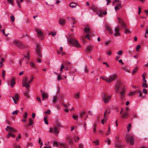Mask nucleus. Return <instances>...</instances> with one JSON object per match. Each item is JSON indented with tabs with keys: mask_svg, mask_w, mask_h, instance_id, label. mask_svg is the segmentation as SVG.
Returning a JSON list of instances; mask_svg holds the SVG:
<instances>
[{
	"mask_svg": "<svg viewBox=\"0 0 148 148\" xmlns=\"http://www.w3.org/2000/svg\"><path fill=\"white\" fill-rule=\"evenodd\" d=\"M131 123H129L128 125L127 128V131L128 132H129V131L130 130L131 128Z\"/></svg>",
	"mask_w": 148,
	"mask_h": 148,
	"instance_id": "4c0bfd02",
	"label": "nucleus"
},
{
	"mask_svg": "<svg viewBox=\"0 0 148 148\" xmlns=\"http://www.w3.org/2000/svg\"><path fill=\"white\" fill-rule=\"evenodd\" d=\"M29 126H31L33 124V120H32L31 119H29Z\"/></svg>",
	"mask_w": 148,
	"mask_h": 148,
	"instance_id": "49530a36",
	"label": "nucleus"
},
{
	"mask_svg": "<svg viewBox=\"0 0 148 148\" xmlns=\"http://www.w3.org/2000/svg\"><path fill=\"white\" fill-rule=\"evenodd\" d=\"M137 90L132 92H131L130 93L128 94V95L129 96L134 95L136 94V92Z\"/></svg>",
	"mask_w": 148,
	"mask_h": 148,
	"instance_id": "e433bc0d",
	"label": "nucleus"
},
{
	"mask_svg": "<svg viewBox=\"0 0 148 148\" xmlns=\"http://www.w3.org/2000/svg\"><path fill=\"white\" fill-rule=\"evenodd\" d=\"M80 94L79 92L76 93L74 95V97L76 99H79V98Z\"/></svg>",
	"mask_w": 148,
	"mask_h": 148,
	"instance_id": "7c9ffc66",
	"label": "nucleus"
},
{
	"mask_svg": "<svg viewBox=\"0 0 148 148\" xmlns=\"http://www.w3.org/2000/svg\"><path fill=\"white\" fill-rule=\"evenodd\" d=\"M10 18L12 21H14L15 20V18L14 16H10Z\"/></svg>",
	"mask_w": 148,
	"mask_h": 148,
	"instance_id": "e2e57ef3",
	"label": "nucleus"
},
{
	"mask_svg": "<svg viewBox=\"0 0 148 148\" xmlns=\"http://www.w3.org/2000/svg\"><path fill=\"white\" fill-rule=\"evenodd\" d=\"M85 113L86 112L85 111H82L81 113L80 117H82L85 114Z\"/></svg>",
	"mask_w": 148,
	"mask_h": 148,
	"instance_id": "a18cd8bd",
	"label": "nucleus"
},
{
	"mask_svg": "<svg viewBox=\"0 0 148 148\" xmlns=\"http://www.w3.org/2000/svg\"><path fill=\"white\" fill-rule=\"evenodd\" d=\"M116 75L115 74H113L108 77V83H110L113 81L116 78Z\"/></svg>",
	"mask_w": 148,
	"mask_h": 148,
	"instance_id": "1a4fd4ad",
	"label": "nucleus"
},
{
	"mask_svg": "<svg viewBox=\"0 0 148 148\" xmlns=\"http://www.w3.org/2000/svg\"><path fill=\"white\" fill-rule=\"evenodd\" d=\"M16 3L17 5L18 6V7L19 8H21V5L20 3L18 1H16Z\"/></svg>",
	"mask_w": 148,
	"mask_h": 148,
	"instance_id": "0e129e2a",
	"label": "nucleus"
},
{
	"mask_svg": "<svg viewBox=\"0 0 148 148\" xmlns=\"http://www.w3.org/2000/svg\"><path fill=\"white\" fill-rule=\"evenodd\" d=\"M5 130L6 131L9 132L16 133L17 132V130L14 128L10 126H7Z\"/></svg>",
	"mask_w": 148,
	"mask_h": 148,
	"instance_id": "ddd939ff",
	"label": "nucleus"
},
{
	"mask_svg": "<svg viewBox=\"0 0 148 148\" xmlns=\"http://www.w3.org/2000/svg\"><path fill=\"white\" fill-rule=\"evenodd\" d=\"M64 107L65 108L64 109V111L65 112H68L69 110L70 111H74V107H72L71 109H70L69 108L68 109L67 108L68 106L66 104H64Z\"/></svg>",
	"mask_w": 148,
	"mask_h": 148,
	"instance_id": "2eb2a0df",
	"label": "nucleus"
},
{
	"mask_svg": "<svg viewBox=\"0 0 148 148\" xmlns=\"http://www.w3.org/2000/svg\"><path fill=\"white\" fill-rule=\"evenodd\" d=\"M44 121L45 123L46 124H48V121L47 120V117H45L44 118Z\"/></svg>",
	"mask_w": 148,
	"mask_h": 148,
	"instance_id": "6e6d98bb",
	"label": "nucleus"
},
{
	"mask_svg": "<svg viewBox=\"0 0 148 148\" xmlns=\"http://www.w3.org/2000/svg\"><path fill=\"white\" fill-rule=\"evenodd\" d=\"M68 42L69 44L75 47L79 48L81 46L77 41L73 38H69L68 40Z\"/></svg>",
	"mask_w": 148,
	"mask_h": 148,
	"instance_id": "39448f33",
	"label": "nucleus"
},
{
	"mask_svg": "<svg viewBox=\"0 0 148 148\" xmlns=\"http://www.w3.org/2000/svg\"><path fill=\"white\" fill-rule=\"evenodd\" d=\"M27 113L25 112L23 114V117L24 119H27Z\"/></svg>",
	"mask_w": 148,
	"mask_h": 148,
	"instance_id": "f704fd0d",
	"label": "nucleus"
},
{
	"mask_svg": "<svg viewBox=\"0 0 148 148\" xmlns=\"http://www.w3.org/2000/svg\"><path fill=\"white\" fill-rule=\"evenodd\" d=\"M122 117L125 119L128 117V114L127 112H124V113L122 115Z\"/></svg>",
	"mask_w": 148,
	"mask_h": 148,
	"instance_id": "393cba45",
	"label": "nucleus"
},
{
	"mask_svg": "<svg viewBox=\"0 0 148 148\" xmlns=\"http://www.w3.org/2000/svg\"><path fill=\"white\" fill-rule=\"evenodd\" d=\"M8 2L10 3L11 4V5H13V0H8Z\"/></svg>",
	"mask_w": 148,
	"mask_h": 148,
	"instance_id": "680f3d73",
	"label": "nucleus"
},
{
	"mask_svg": "<svg viewBox=\"0 0 148 148\" xmlns=\"http://www.w3.org/2000/svg\"><path fill=\"white\" fill-rule=\"evenodd\" d=\"M121 3L118 4L115 6L114 8L116 11H117L118 9H120L121 8L122 6H121Z\"/></svg>",
	"mask_w": 148,
	"mask_h": 148,
	"instance_id": "b1692460",
	"label": "nucleus"
},
{
	"mask_svg": "<svg viewBox=\"0 0 148 148\" xmlns=\"http://www.w3.org/2000/svg\"><path fill=\"white\" fill-rule=\"evenodd\" d=\"M63 50V48L62 47H61L60 48V49L58 51L57 53L58 54H59L60 53V52L62 51Z\"/></svg>",
	"mask_w": 148,
	"mask_h": 148,
	"instance_id": "3c124183",
	"label": "nucleus"
},
{
	"mask_svg": "<svg viewBox=\"0 0 148 148\" xmlns=\"http://www.w3.org/2000/svg\"><path fill=\"white\" fill-rule=\"evenodd\" d=\"M79 138L78 137H75L74 138V140L75 142H77L79 140Z\"/></svg>",
	"mask_w": 148,
	"mask_h": 148,
	"instance_id": "13d9d810",
	"label": "nucleus"
},
{
	"mask_svg": "<svg viewBox=\"0 0 148 148\" xmlns=\"http://www.w3.org/2000/svg\"><path fill=\"white\" fill-rule=\"evenodd\" d=\"M137 69L138 67H136L134 69L132 72V75H134L136 73Z\"/></svg>",
	"mask_w": 148,
	"mask_h": 148,
	"instance_id": "58836bf2",
	"label": "nucleus"
},
{
	"mask_svg": "<svg viewBox=\"0 0 148 148\" xmlns=\"http://www.w3.org/2000/svg\"><path fill=\"white\" fill-rule=\"evenodd\" d=\"M56 32H52L51 33L49 34V35H52L53 37H54L56 35Z\"/></svg>",
	"mask_w": 148,
	"mask_h": 148,
	"instance_id": "a19ab883",
	"label": "nucleus"
},
{
	"mask_svg": "<svg viewBox=\"0 0 148 148\" xmlns=\"http://www.w3.org/2000/svg\"><path fill=\"white\" fill-rule=\"evenodd\" d=\"M15 84V79L14 78H13L10 80V85L11 87L13 88Z\"/></svg>",
	"mask_w": 148,
	"mask_h": 148,
	"instance_id": "aec40b11",
	"label": "nucleus"
},
{
	"mask_svg": "<svg viewBox=\"0 0 148 148\" xmlns=\"http://www.w3.org/2000/svg\"><path fill=\"white\" fill-rule=\"evenodd\" d=\"M143 91L144 94H147V90L145 88H144L143 89Z\"/></svg>",
	"mask_w": 148,
	"mask_h": 148,
	"instance_id": "bf43d9fd",
	"label": "nucleus"
},
{
	"mask_svg": "<svg viewBox=\"0 0 148 148\" xmlns=\"http://www.w3.org/2000/svg\"><path fill=\"white\" fill-rule=\"evenodd\" d=\"M30 56L29 52L27 53L25 55V57L19 61L20 66L23 64H27L29 60Z\"/></svg>",
	"mask_w": 148,
	"mask_h": 148,
	"instance_id": "f03ea898",
	"label": "nucleus"
},
{
	"mask_svg": "<svg viewBox=\"0 0 148 148\" xmlns=\"http://www.w3.org/2000/svg\"><path fill=\"white\" fill-rule=\"evenodd\" d=\"M93 143H94L95 145H99V142L98 140H97L96 141H93Z\"/></svg>",
	"mask_w": 148,
	"mask_h": 148,
	"instance_id": "8fccbe9b",
	"label": "nucleus"
},
{
	"mask_svg": "<svg viewBox=\"0 0 148 148\" xmlns=\"http://www.w3.org/2000/svg\"><path fill=\"white\" fill-rule=\"evenodd\" d=\"M137 92H138L139 93V97H142V99H143V98H144V97H142V93L141 92L140 90H137Z\"/></svg>",
	"mask_w": 148,
	"mask_h": 148,
	"instance_id": "c9c22d12",
	"label": "nucleus"
},
{
	"mask_svg": "<svg viewBox=\"0 0 148 148\" xmlns=\"http://www.w3.org/2000/svg\"><path fill=\"white\" fill-rule=\"evenodd\" d=\"M119 26L116 27L115 29V35L116 36H119L120 35V33L119 32Z\"/></svg>",
	"mask_w": 148,
	"mask_h": 148,
	"instance_id": "a211bd4d",
	"label": "nucleus"
},
{
	"mask_svg": "<svg viewBox=\"0 0 148 148\" xmlns=\"http://www.w3.org/2000/svg\"><path fill=\"white\" fill-rule=\"evenodd\" d=\"M10 136H11L12 138H14L15 137V135L12 132H9L8 134L6 136V137L7 138H9Z\"/></svg>",
	"mask_w": 148,
	"mask_h": 148,
	"instance_id": "5701e85b",
	"label": "nucleus"
},
{
	"mask_svg": "<svg viewBox=\"0 0 148 148\" xmlns=\"http://www.w3.org/2000/svg\"><path fill=\"white\" fill-rule=\"evenodd\" d=\"M19 112L18 110H16L13 112L12 114L13 115L17 114Z\"/></svg>",
	"mask_w": 148,
	"mask_h": 148,
	"instance_id": "c03bdc74",
	"label": "nucleus"
},
{
	"mask_svg": "<svg viewBox=\"0 0 148 148\" xmlns=\"http://www.w3.org/2000/svg\"><path fill=\"white\" fill-rule=\"evenodd\" d=\"M57 97L58 96L57 95L54 96L53 97V102L55 103L56 101H57Z\"/></svg>",
	"mask_w": 148,
	"mask_h": 148,
	"instance_id": "bb28decb",
	"label": "nucleus"
},
{
	"mask_svg": "<svg viewBox=\"0 0 148 148\" xmlns=\"http://www.w3.org/2000/svg\"><path fill=\"white\" fill-rule=\"evenodd\" d=\"M66 23V20L64 19H60L59 20V24L62 25H63Z\"/></svg>",
	"mask_w": 148,
	"mask_h": 148,
	"instance_id": "4be33fe9",
	"label": "nucleus"
},
{
	"mask_svg": "<svg viewBox=\"0 0 148 148\" xmlns=\"http://www.w3.org/2000/svg\"><path fill=\"white\" fill-rule=\"evenodd\" d=\"M110 112V111L109 108H108L105 110L103 115V119L101 121V123L103 125L105 122H106V121Z\"/></svg>",
	"mask_w": 148,
	"mask_h": 148,
	"instance_id": "423d86ee",
	"label": "nucleus"
},
{
	"mask_svg": "<svg viewBox=\"0 0 148 148\" xmlns=\"http://www.w3.org/2000/svg\"><path fill=\"white\" fill-rule=\"evenodd\" d=\"M67 18L68 19V21L71 22V25H74L75 24V18L73 17L70 18L68 16L67 17Z\"/></svg>",
	"mask_w": 148,
	"mask_h": 148,
	"instance_id": "6ab92c4d",
	"label": "nucleus"
},
{
	"mask_svg": "<svg viewBox=\"0 0 148 148\" xmlns=\"http://www.w3.org/2000/svg\"><path fill=\"white\" fill-rule=\"evenodd\" d=\"M101 78L103 80L108 82V77L106 76L101 77Z\"/></svg>",
	"mask_w": 148,
	"mask_h": 148,
	"instance_id": "2f4dec72",
	"label": "nucleus"
},
{
	"mask_svg": "<svg viewBox=\"0 0 148 148\" xmlns=\"http://www.w3.org/2000/svg\"><path fill=\"white\" fill-rule=\"evenodd\" d=\"M140 47L139 45H138L137 46L136 49L137 51H138L139 49L140 48Z\"/></svg>",
	"mask_w": 148,
	"mask_h": 148,
	"instance_id": "052dcab7",
	"label": "nucleus"
},
{
	"mask_svg": "<svg viewBox=\"0 0 148 148\" xmlns=\"http://www.w3.org/2000/svg\"><path fill=\"white\" fill-rule=\"evenodd\" d=\"M84 71L85 73H87L88 71V69L87 67H85L84 69Z\"/></svg>",
	"mask_w": 148,
	"mask_h": 148,
	"instance_id": "de8ad7c7",
	"label": "nucleus"
},
{
	"mask_svg": "<svg viewBox=\"0 0 148 148\" xmlns=\"http://www.w3.org/2000/svg\"><path fill=\"white\" fill-rule=\"evenodd\" d=\"M5 70H2V76L3 77V78L4 79L5 78Z\"/></svg>",
	"mask_w": 148,
	"mask_h": 148,
	"instance_id": "79ce46f5",
	"label": "nucleus"
},
{
	"mask_svg": "<svg viewBox=\"0 0 148 148\" xmlns=\"http://www.w3.org/2000/svg\"><path fill=\"white\" fill-rule=\"evenodd\" d=\"M142 77H143V81L145 82L146 83L147 82L146 80L145 79V77L144 75H142Z\"/></svg>",
	"mask_w": 148,
	"mask_h": 148,
	"instance_id": "4d7b16f0",
	"label": "nucleus"
},
{
	"mask_svg": "<svg viewBox=\"0 0 148 148\" xmlns=\"http://www.w3.org/2000/svg\"><path fill=\"white\" fill-rule=\"evenodd\" d=\"M24 95L26 97H29V95H28V93L27 92H25L24 93Z\"/></svg>",
	"mask_w": 148,
	"mask_h": 148,
	"instance_id": "69168bd1",
	"label": "nucleus"
},
{
	"mask_svg": "<svg viewBox=\"0 0 148 148\" xmlns=\"http://www.w3.org/2000/svg\"><path fill=\"white\" fill-rule=\"evenodd\" d=\"M36 54L38 58L36 60V62L38 63H40L41 62V58L42 57V55L41 53V47L40 45L37 44L36 45Z\"/></svg>",
	"mask_w": 148,
	"mask_h": 148,
	"instance_id": "f257e3e1",
	"label": "nucleus"
},
{
	"mask_svg": "<svg viewBox=\"0 0 148 148\" xmlns=\"http://www.w3.org/2000/svg\"><path fill=\"white\" fill-rule=\"evenodd\" d=\"M123 53V51L121 50H119L118 52H116V53L117 55L119 56H120Z\"/></svg>",
	"mask_w": 148,
	"mask_h": 148,
	"instance_id": "c85d7f7f",
	"label": "nucleus"
},
{
	"mask_svg": "<svg viewBox=\"0 0 148 148\" xmlns=\"http://www.w3.org/2000/svg\"><path fill=\"white\" fill-rule=\"evenodd\" d=\"M62 74V73L60 72V74H58V81H60L61 79H63V78L61 77V74Z\"/></svg>",
	"mask_w": 148,
	"mask_h": 148,
	"instance_id": "c756f323",
	"label": "nucleus"
},
{
	"mask_svg": "<svg viewBox=\"0 0 148 148\" xmlns=\"http://www.w3.org/2000/svg\"><path fill=\"white\" fill-rule=\"evenodd\" d=\"M142 86L144 88H147V85L146 83L144 82V83H143Z\"/></svg>",
	"mask_w": 148,
	"mask_h": 148,
	"instance_id": "5fc2aeb1",
	"label": "nucleus"
},
{
	"mask_svg": "<svg viewBox=\"0 0 148 148\" xmlns=\"http://www.w3.org/2000/svg\"><path fill=\"white\" fill-rule=\"evenodd\" d=\"M40 92L42 98H45L46 99L48 98L49 95L47 93L45 92L42 90H41Z\"/></svg>",
	"mask_w": 148,
	"mask_h": 148,
	"instance_id": "f3484780",
	"label": "nucleus"
},
{
	"mask_svg": "<svg viewBox=\"0 0 148 148\" xmlns=\"http://www.w3.org/2000/svg\"><path fill=\"white\" fill-rule=\"evenodd\" d=\"M73 118L75 120H77L78 116L75 115H73Z\"/></svg>",
	"mask_w": 148,
	"mask_h": 148,
	"instance_id": "603ef678",
	"label": "nucleus"
},
{
	"mask_svg": "<svg viewBox=\"0 0 148 148\" xmlns=\"http://www.w3.org/2000/svg\"><path fill=\"white\" fill-rule=\"evenodd\" d=\"M121 88V90L120 92V95L121 99L123 100L125 97V94L126 88L125 86H124L122 87Z\"/></svg>",
	"mask_w": 148,
	"mask_h": 148,
	"instance_id": "0eeeda50",
	"label": "nucleus"
},
{
	"mask_svg": "<svg viewBox=\"0 0 148 148\" xmlns=\"http://www.w3.org/2000/svg\"><path fill=\"white\" fill-rule=\"evenodd\" d=\"M92 49V48L90 46H88V47H87L86 49V51L88 52H90L91 51Z\"/></svg>",
	"mask_w": 148,
	"mask_h": 148,
	"instance_id": "473e14b6",
	"label": "nucleus"
},
{
	"mask_svg": "<svg viewBox=\"0 0 148 148\" xmlns=\"http://www.w3.org/2000/svg\"><path fill=\"white\" fill-rule=\"evenodd\" d=\"M105 27L106 29L108 32L110 34H112V30L110 27L108 25L106 24L105 25Z\"/></svg>",
	"mask_w": 148,
	"mask_h": 148,
	"instance_id": "dca6fc26",
	"label": "nucleus"
},
{
	"mask_svg": "<svg viewBox=\"0 0 148 148\" xmlns=\"http://www.w3.org/2000/svg\"><path fill=\"white\" fill-rule=\"evenodd\" d=\"M79 148H83V145L82 144H80L79 145Z\"/></svg>",
	"mask_w": 148,
	"mask_h": 148,
	"instance_id": "774afa93",
	"label": "nucleus"
},
{
	"mask_svg": "<svg viewBox=\"0 0 148 148\" xmlns=\"http://www.w3.org/2000/svg\"><path fill=\"white\" fill-rule=\"evenodd\" d=\"M64 67V64H62L60 66V71H61V72L62 73V72L63 71V70Z\"/></svg>",
	"mask_w": 148,
	"mask_h": 148,
	"instance_id": "37998d69",
	"label": "nucleus"
},
{
	"mask_svg": "<svg viewBox=\"0 0 148 148\" xmlns=\"http://www.w3.org/2000/svg\"><path fill=\"white\" fill-rule=\"evenodd\" d=\"M112 95H109L106 93H103L102 95V100L105 103L109 102L111 99Z\"/></svg>",
	"mask_w": 148,
	"mask_h": 148,
	"instance_id": "20e7f679",
	"label": "nucleus"
},
{
	"mask_svg": "<svg viewBox=\"0 0 148 148\" xmlns=\"http://www.w3.org/2000/svg\"><path fill=\"white\" fill-rule=\"evenodd\" d=\"M90 28L88 25H87L84 28V31L85 33H89Z\"/></svg>",
	"mask_w": 148,
	"mask_h": 148,
	"instance_id": "412c9836",
	"label": "nucleus"
},
{
	"mask_svg": "<svg viewBox=\"0 0 148 148\" xmlns=\"http://www.w3.org/2000/svg\"><path fill=\"white\" fill-rule=\"evenodd\" d=\"M110 41L108 40L104 42V44L105 45H108L110 43Z\"/></svg>",
	"mask_w": 148,
	"mask_h": 148,
	"instance_id": "864d4df0",
	"label": "nucleus"
},
{
	"mask_svg": "<svg viewBox=\"0 0 148 148\" xmlns=\"http://www.w3.org/2000/svg\"><path fill=\"white\" fill-rule=\"evenodd\" d=\"M36 32L37 35L40 37H41L42 40L43 39V34L42 30L39 28L36 29Z\"/></svg>",
	"mask_w": 148,
	"mask_h": 148,
	"instance_id": "f8f14e48",
	"label": "nucleus"
},
{
	"mask_svg": "<svg viewBox=\"0 0 148 148\" xmlns=\"http://www.w3.org/2000/svg\"><path fill=\"white\" fill-rule=\"evenodd\" d=\"M4 60L3 59H1V61L0 62V68H2L3 67V64L2 63L4 62Z\"/></svg>",
	"mask_w": 148,
	"mask_h": 148,
	"instance_id": "ea45409f",
	"label": "nucleus"
},
{
	"mask_svg": "<svg viewBox=\"0 0 148 148\" xmlns=\"http://www.w3.org/2000/svg\"><path fill=\"white\" fill-rule=\"evenodd\" d=\"M121 26V27L124 29H125V34L130 33V30L127 28L126 25L123 21V20L119 17L117 18Z\"/></svg>",
	"mask_w": 148,
	"mask_h": 148,
	"instance_id": "7ed1b4c3",
	"label": "nucleus"
},
{
	"mask_svg": "<svg viewBox=\"0 0 148 148\" xmlns=\"http://www.w3.org/2000/svg\"><path fill=\"white\" fill-rule=\"evenodd\" d=\"M106 143L108 145H110V144L111 141L109 140H107L105 141Z\"/></svg>",
	"mask_w": 148,
	"mask_h": 148,
	"instance_id": "09e8293b",
	"label": "nucleus"
},
{
	"mask_svg": "<svg viewBox=\"0 0 148 148\" xmlns=\"http://www.w3.org/2000/svg\"><path fill=\"white\" fill-rule=\"evenodd\" d=\"M83 125L84 126V130L86 131V124L85 122H84L83 124Z\"/></svg>",
	"mask_w": 148,
	"mask_h": 148,
	"instance_id": "338daca9",
	"label": "nucleus"
},
{
	"mask_svg": "<svg viewBox=\"0 0 148 148\" xmlns=\"http://www.w3.org/2000/svg\"><path fill=\"white\" fill-rule=\"evenodd\" d=\"M69 6L71 8H74L76 7V4L73 3H71L69 5Z\"/></svg>",
	"mask_w": 148,
	"mask_h": 148,
	"instance_id": "cd10ccee",
	"label": "nucleus"
},
{
	"mask_svg": "<svg viewBox=\"0 0 148 148\" xmlns=\"http://www.w3.org/2000/svg\"><path fill=\"white\" fill-rule=\"evenodd\" d=\"M49 132L50 133H53L57 135H58L59 132L58 128L56 127L50 128H49Z\"/></svg>",
	"mask_w": 148,
	"mask_h": 148,
	"instance_id": "6e6552de",
	"label": "nucleus"
},
{
	"mask_svg": "<svg viewBox=\"0 0 148 148\" xmlns=\"http://www.w3.org/2000/svg\"><path fill=\"white\" fill-rule=\"evenodd\" d=\"M126 140L127 143H128L130 141V144L131 145H132L134 144V138L132 136L130 137L129 136H127L126 137Z\"/></svg>",
	"mask_w": 148,
	"mask_h": 148,
	"instance_id": "9d476101",
	"label": "nucleus"
},
{
	"mask_svg": "<svg viewBox=\"0 0 148 148\" xmlns=\"http://www.w3.org/2000/svg\"><path fill=\"white\" fill-rule=\"evenodd\" d=\"M27 78L26 77H25L23 79L22 82V85L23 87H25L26 88H28L29 87V85L27 84Z\"/></svg>",
	"mask_w": 148,
	"mask_h": 148,
	"instance_id": "9b49d317",
	"label": "nucleus"
},
{
	"mask_svg": "<svg viewBox=\"0 0 148 148\" xmlns=\"http://www.w3.org/2000/svg\"><path fill=\"white\" fill-rule=\"evenodd\" d=\"M97 127V125L96 123H95L93 125V132L94 133H95L96 132V128Z\"/></svg>",
	"mask_w": 148,
	"mask_h": 148,
	"instance_id": "a878e982",
	"label": "nucleus"
},
{
	"mask_svg": "<svg viewBox=\"0 0 148 148\" xmlns=\"http://www.w3.org/2000/svg\"><path fill=\"white\" fill-rule=\"evenodd\" d=\"M30 66L32 68H34L36 66V65L33 62H30Z\"/></svg>",
	"mask_w": 148,
	"mask_h": 148,
	"instance_id": "72a5a7b5",
	"label": "nucleus"
},
{
	"mask_svg": "<svg viewBox=\"0 0 148 148\" xmlns=\"http://www.w3.org/2000/svg\"><path fill=\"white\" fill-rule=\"evenodd\" d=\"M12 98L13 99L14 103L17 104V102L16 101L18 100L19 98V96L17 94H16L15 95L14 97H12Z\"/></svg>",
	"mask_w": 148,
	"mask_h": 148,
	"instance_id": "4468645a",
	"label": "nucleus"
}]
</instances>
